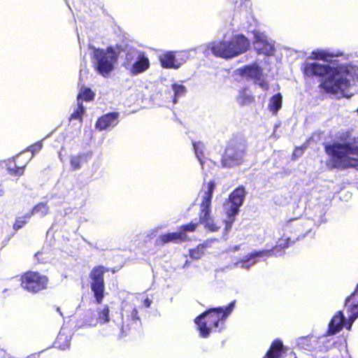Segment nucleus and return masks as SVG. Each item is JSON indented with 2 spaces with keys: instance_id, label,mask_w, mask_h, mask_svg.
<instances>
[{
  "instance_id": "29",
  "label": "nucleus",
  "mask_w": 358,
  "mask_h": 358,
  "mask_svg": "<svg viewBox=\"0 0 358 358\" xmlns=\"http://www.w3.org/2000/svg\"><path fill=\"white\" fill-rule=\"evenodd\" d=\"M110 308L108 305H104L101 309L96 311V319L99 324H104L110 321Z\"/></svg>"
},
{
  "instance_id": "20",
  "label": "nucleus",
  "mask_w": 358,
  "mask_h": 358,
  "mask_svg": "<svg viewBox=\"0 0 358 358\" xmlns=\"http://www.w3.org/2000/svg\"><path fill=\"white\" fill-rule=\"evenodd\" d=\"M96 311L93 309L85 310L83 317L78 321L79 327L90 328L98 325Z\"/></svg>"
},
{
  "instance_id": "41",
  "label": "nucleus",
  "mask_w": 358,
  "mask_h": 358,
  "mask_svg": "<svg viewBox=\"0 0 358 358\" xmlns=\"http://www.w3.org/2000/svg\"><path fill=\"white\" fill-rule=\"evenodd\" d=\"M193 145H194V148L195 152H196V153L197 154L196 143H193Z\"/></svg>"
},
{
  "instance_id": "14",
  "label": "nucleus",
  "mask_w": 358,
  "mask_h": 358,
  "mask_svg": "<svg viewBox=\"0 0 358 358\" xmlns=\"http://www.w3.org/2000/svg\"><path fill=\"white\" fill-rule=\"evenodd\" d=\"M345 306L347 311L351 313L349 317L350 323L347 327L350 329L352 323L358 317V284L354 292L345 299Z\"/></svg>"
},
{
  "instance_id": "39",
  "label": "nucleus",
  "mask_w": 358,
  "mask_h": 358,
  "mask_svg": "<svg viewBox=\"0 0 358 358\" xmlns=\"http://www.w3.org/2000/svg\"><path fill=\"white\" fill-rule=\"evenodd\" d=\"M232 3L235 5L237 8H241L243 5L245 4V2L248 0H230Z\"/></svg>"
},
{
  "instance_id": "2",
  "label": "nucleus",
  "mask_w": 358,
  "mask_h": 358,
  "mask_svg": "<svg viewBox=\"0 0 358 358\" xmlns=\"http://www.w3.org/2000/svg\"><path fill=\"white\" fill-rule=\"evenodd\" d=\"M350 132H341L338 140L323 144L325 154L328 156L327 166L331 170L343 171L355 169L358 171V145L356 138L349 141Z\"/></svg>"
},
{
  "instance_id": "23",
  "label": "nucleus",
  "mask_w": 358,
  "mask_h": 358,
  "mask_svg": "<svg viewBox=\"0 0 358 358\" xmlns=\"http://www.w3.org/2000/svg\"><path fill=\"white\" fill-rule=\"evenodd\" d=\"M150 62L147 57L141 54L138 59L133 64L130 69V72L134 75L141 73L148 69Z\"/></svg>"
},
{
  "instance_id": "36",
  "label": "nucleus",
  "mask_w": 358,
  "mask_h": 358,
  "mask_svg": "<svg viewBox=\"0 0 358 358\" xmlns=\"http://www.w3.org/2000/svg\"><path fill=\"white\" fill-rule=\"evenodd\" d=\"M42 148V143L41 141H38L32 145H31L29 148L24 150L22 152H26L27 153L33 154V157L35 153L38 152Z\"/></svg>"
},
{
  "instance_id": "10",
  "label": "nucleus",
  "mask_w": 358,
  "mask_h": 358,
  "mask_svg": "<svg viewBox=\"0 0 358 358\" xmlns=\"http://www.w3.org/2000/svg\"><path fill=\"white\" fill-rule=\"evenodd\" d=\"M32 158L33 154L20 152L12 158L8 159L6 162L8 173L15 177H20L24 174L26 166Z\"/></svg>"
},
{
  "instance_id": "4",
  "label": "nucleus",
  "mask_w": 358,
  "mask_h": 358,
  "mask_svg": "<svg viewBox=\"0 0 358 358\" xmlns=\"http://www.w3.org/2000/svg\"><path fill=\"white\" fill-rule=\"evenodd\" d=\"M209 47L215 56L228 59L246 52L249 48V41L243 35H238L230 41H213Z\"/></svg>"
},
{
  "instance_id": "19",
  "label": "nucleus",
  "mask_w": 358,
  "mask_h": 358,
  "mask_svg": "<svg viewBox=\"0 0 358 358\" xmlns=\"http://www.w3.org/2000/svg\"><path fill=\"white\" fill-rule=\"evenodd\" d=\"M345 317L343 313L339 310L332 317L328 324L327 335L332 336L342 330L344 326Z\"/></svg>"
},
{
  "instance_id": "5",
  "label": "nucleus",
  "mask_w": 358,
  "mask_h": 358,
  "mask_svg": "<svg viewBox=\"0 0 358 358\" xmlns=\"http://www.w3.org/2000/svg\"><path fill=\"white\" fill-rule=\"evenodd\" d=\"M215 187L216 184L214 180L203 184V194L200 204L198 222L199 224H203L205 229L213 232L217 231L220 228L214 222L210 215L213 194Z\"/></svg>"
},
{
  "instance_id": "40",
  "label": "nucleus",
  "mask_w": 358,
  "mask_h": 358,
  "mask_svg": "<svg viewBox=\"0 0 358 358\" xmlns=\"http://www.w3.org/2000/svg\"><path fill=\"white\" fill-rule=\"evenodd\" d=\"M145 302L146 303L147 307H149L150 304L151 303L150 301H149V299H147L145 300Z\"/></svg>"
},
{
  "instance_id": "35",
  "label": "nucleus",
  "mask_w": 358,
  "mask_h": 358,
  "mask_svg": "<svg viewBox=\"0 0 358 358\" xmlns=\"http://www.w3.org/2000/svg\"><path fill=\"white\" fill-rule=\"evenodd\" d=\"M85 113V108L82 103H78V107L74 110L70 116V120H82L83 115Z\"/></svg>"
},
{
  "instance_id": "13",
  "label": "nucleus",
  "mask_w": 358,
  "mask_h": 358,
  "mask_svg": "<svg viewBox=\"0 0 358 358\" xmlns=\"http://www.w3.org/2000/svg\"><path fill=\"white\" fill-rule=\"evenodd\" d=\"M120 113L118 112H110L100 116L95 124L99 130H106L117 125L119 122Z\"/></svg>"
},
{
  "instance_id": "9",
  "label": "nucleus",
  "mask_w": 358,
  "mask_h": 358,
  "mask_svg": "<svg viewBox=\"0 0 358 358\" xmlns=\"http://www.w3.org/2000/svg\"><path fill=\"white\" fill-rule=\"evenodd\" d=\"M109 271L115 273L116 270L106 268L103 265H96L92 268L90 273V289L97 304L101 303L105 296L104 273Z\"/></svg>"
},
{
  "instance_id": "34",
  "label": "nucleus",
  "mask_w": 358,
  "mask_h": 358,
  "mask_svg": "<svg viewBox=\"0 0 358 358\" xmlns=\"http://www.w3.org/2000/svg\"><path fill=\"white\" fill-rule=\"evenodd\" d=\"M31 215L27 213L23 216L16 217L13 223V229L17 231L22 228L29 220Z\"/></svg>"
},
{
  "instance_id": "25",
  "label": "nucleus",
  "mask_w": 358,
  "mask_h": 358,
  "mask_svg": "<svg viewBox=\"0 0 358 358\" xmlns=\"http://www.w3.org/2000/svg\"><path fill=\"white\" fill-rule=\"evenodd\" d=\"M237 101L240 106H244L255 102V98L247 87L242 88L237 96Z\"/></svg>"
},
{
  "instance_id": "8",
  "label": "nucleus",
  "mask_w": 358,
  "mask_h": 358,
  "mask_svg": "<svg viewBox=\"0 0 358 358\" xmlns=\"http://www.w3.org/2000/svg\"><path fill=\"white\" fill-rule=\"evenodd\" d=\"M20 282L23 290L31 294H36L48 288L49 278L38 271L29 270L21 274Z\"/></svg>"
},
{
  "instance_id": "42",
  "label": "nucleus",
  "mask_w": 358,
  "mask_h": 358,
  "mask_svg": "<svg viewBox=\"0 0 358 358\" xmlns=\"http://www.w3.org/2000/svg\"><path fill=\"white\" fill-rule=\"evenodd\" d=\"M57 311L59 313L60 315H62L61 310L59 308H57Z\"/></svg>"
},
{
  "instance_id": "44",
  "label": "nucleus",
  "mask_w": 358,
  "mask_h": 358,
  "mask_svg": "<svg viewBox=\"0 0 358 358\" xmlns=\"http://www.w3.org/2000/svg\"><path fill=\"white\" fill-rule=\"evenodd\" d=\"M356 111H357V113H358V108H357Z\"/></svg>"
},
{
  "instance_id": "17",
  "label": "nucleus",
  "mask_w": 358,
  "mask_h": 358,
  "mask_svg": "<svg viewBox=\"0 0 358 358\" xmlns=\"http://www.w3.org/2000/svg\"><path fill=\"white\" fill-rule=\"evenodd\" d=\"M177 52L166 51L159 56V61L162 67L164 69H178L182 64L176 58Z\"/></svg>"
},
{
  "instance_id": "7",
  "label": "nucleus",
  "mask_w": 358,
  "mask_h": 358,
  "mask_svg": "<svg viewBox=\"0 0 358 358\" xmlns=\"http://www.w3.org/2000/svg\"><path fill=\"white\" fill-rule=\"evenodd\" d=\"M296 229V233L294 236H286L284 234L277 241L271 250H262L259 251H255L251 252L249 255L250 257H270L272 255H277L280 253L284 249L292 245L296 241L304 238L306 235L307 230L299 224H296L294 227Z\"/></svg>"
},
{
  "instance_id": "30",
  "label": "nucleus",
  "mask_w": 358,
  "mask_h": 358,
  "mask_svg": "<svg viewBox=\"0 0 358 358\" xmlns=\"http://www.w3.org/2000/svg\"><path fill=\"white\" fill-rule=\"evenodd\" d=\"M199 226V222L191 221L189 223L182 224L178 227L180 233H182L184 235V240L185 241L189 240V237L187 235V232H194Z\"/></svg>"
},
{
  "instance_id": "43",
  "label": "nucleus",
  "mask_w": 358,
  "mask_h": 358,
  "mask_svg": "<svg viewBox=\"0 0 358 358\" xmlns=\"http://www.w3.org/2000/svg\"><path fill=\"white\" fill-rule=\"evenodd\" d=\"M199 153L203 155V152L201 151L199 152Z\"/></svg>"
},
{
  "instance_id": "31",
  "label": "nucleus",
  "mask_w": 358,
  "mask_h": 358,
  "mask_svg": "<svg viewBox=\"0 0 358 358\" xmlns=\"http://www.w3.org/2000/svg\"><path fill=\"white\" fill-rule=\"evenodd\" d=\"M171 87L173 91L172 100L173 103H176L178 98L185 95L186 92V88L184 85L179 84H173Z\"/></svg>"
},
{
  "instance_id": "15",
  "label": "nucleus",
  "mask_w": 358,
  "mask_h": 358,
  "mask_svg": "<svg viewBox=\"0 0 358 358\" xmlns=\"http://www.w3.org/2000/svg\"><path fill=\"white\" fill-rule=\"evenodd\" d=\"M141 326V318L136 307H131V310L126 315V318L122 324V331H129L132 329H137Z\"/></svg>"
},
{
  "instance_id": "26",
  "label": "nucleus",
  "mask_w": 358,
  "mask_h": 358,
  "mask_svg": "<svg viewBox=\"0 0 358 358\" xmlns=\"http://www.w3.org/2000/svg\"><path fill=\"white\" fill-rule=\"evenodd\" d=\"M210 242L208 241L199 244L196 248L189 250V255L192 259H199L205 253L206 249L209 247Z\"/></svg>"
},
{
  "instance_id": "45",
  "label": "nucleus",
  "mask_w": 358,
  "mask_h": 358,
  "mask_svg": "<svg viewBox=\"0 0 358 358\" xmlns=\"http://www.w3.org/2000/svg\"><path fill=\"white\" fill-rule=\"evenodd\" d=\"M294 358H296V357H294Z\"/></svg>"
},
{
  "instance_id": "28",
  "label": "nucleus",
  "mask_w": 358,
  "mask_h": 358,
  "mask_svg": "<svg viewBox=\"0 0 358 358\" xmlns=\"http://www.w3.org/2000/svg\"><path fill=\"white\" fill-rule=\"evenodd\" d=\"M282 95L277 93L270 99L268 108L273 113L276 114L282 107Z\"/></svg>"
},
{
  "instance_id": "3",
  "label": "nucleus",
  "mask_w": 358,
  "mask_h": 358,
  "mask_svg": "<svg viewBox=\"0 0 358 358\" xmlns=\"http://www.w3.org/2000/svg\"><path fill=\"white\" fill-rule=\"evenodd\" d=\"M235 301L231 302L225 308L222 307L210 308L194 319L197 330L201 338H208L212 330L219 327L220 322L228 317L234 309Z\"/></svg>"
},
{
  "instance_id": "16",
  "label": "nucleus",
  "mask_w": 358,
  "mask_h": 358,
  "mask_svg": "<svg viewBox=\"0 0 358 358\" xmlns=\"http://www.w3.org/2000/svg\"><path fill=\"white\" fill-rule=\"evenodd\" d=\"M239 73L242 77L252 79L257 83L262 77L263 70L257 64L253 63L239 69Z\"/></svg>"
},
{
  "instance_id": "24",
  "label": "nucleus",
  "mask_w": 358,
  "mask_h": 358,
  "mask_svg": "<svg viewBox=\"0 0 358 358\" xmlns=\"http://www.w3.org/2000/svg\"><path fill=\"white\" fill-rule=\"evenodd\" d=\"M255 44L256 45L255 49L257 54H264L268 56L273 54L274 48L273 45L266 40L256 38Z\"/></svg>"
},
{
  "instance_id": "12",
  "label": "nucleus",
  "mask_w": 358,
  "mask_h": 358,
  "mask_svg": "<svg viewBox=\"0 0 358 358\" xmlns=\"http://www.w3.org/2000/svg\"><path fill=\"white\" fill-rule=\"evenodd\" d=\"M245 196V191L243 186H239L233 190L229 196L231 203L230 208L227 210L229 217H234L238 214L240 206L243 204Z\"/></svg>"
},
{
  "instance_id": "6",
  "label": "nucleus",
  "mask_w": 358,
  "mask_h": 358,
  "mask_svg": "<svg viewBox=\"0 0 358 358\" xmlns=\"http://www.w3.org/2000/svg\"><path fill=\"white\" fill-rule=\"evenodd\" d=\"M92 61L94 69L102 76H108L114 69L117 61L116 52L112 47L106 49L96 48L93 51Z\"/></svg>"
},
{
  "instance_id": "37",
  "label": "nucleus",
  "mask_w": 358,
  "mask_h": 358,
  "mask_svg": "<svg viewBox=\"0 0 358 358\" xmlns=\"http://www.w3.org/2000/svg\"><path fill=\"white\" fill-rule=\"evenodd\" d=\"M296 224H299L301 225V224L299 222H294V223H287L286 224V228L287 229V231L291 234L290 236H294L296 234V229H294V226ZM301 226L303 227V225L301 224Z\"/></svg>"
},
{
  "instance_id": "21",
  "label": "nucleus",
  "mask_w": 358,
  "mask_h": 358,
  "mask_svg": "<svg viewBox=\"0 0 358 358\" xmlns=\"http://www.w3.org/2000/svg\"><path fill=\"white\" fill-rule=\"evenodd\" d=\"M184 235L179 231L161 234L157 240L158 245H165L168 243H181L185 242Z\"/></svg>"
},
{
  "instance_id": "18",
  "label": "nucleus",
  "mask_w": 358,
  "mask_h": 358,
  "mask_svg": "<svg viewBox=\"0 0 358 358\" xmlns=\"http://www.w3.org/2000/svg\"><path fill=\"white\" fill-rule=\"evenodd\" d=\"M92 156V152H79L77 155H71L69 164L71 171H76L87 164Z\"/></svg>"
},
{
  "instance_id": "38",
  "label": "nucleus",
  "mask_w": 358,
  "mask_h": 358,
  "mask_svg": "<svg viewBox=\"0 0 358 358\" xmlns=\"http://www.w3.org/2000/svg\"><path fill=\"white\" fill-rule=\"evenodd\" d=\"M256 84H257L261 88H262L263 90H268V88H269V85H268V83L265 80L264 78H262L261 77L260 78V80H257V83H255Z\"/></svg>"
},
{
  "instance_id": "1",
  "label": "nucleus",
  "mask_w": 358,
  "mask_h": 358,
  "mask_svg": "<svg viewBox=\"0 0 358 358\" xmlns=\"http://www.w3.org/2000/svg\"><path fill=\"white\" fill-rule=\"evenodd\" d=\"M301 69L305 78L320 79L318 88L321 94L343 92L358 80V67L350 64L329 65L306 62Z\"/></svg>"
},
{
  "instance_id": "22",
  "label": "nucleus",
  "mask_w": 358,
  "mask_h": 358,
  "mask_svg": "<svg viewBox=\"0 0 358 358\" xmlns=\"http://www.w3.org/2000/svg\"><path fill=\"white\" fill-rule=\"evenodd\" d=\"M285 350L282 341L276 338L271 343L264 358H280Z\"/></svg>"
},
{
  "instance_id": "32",
  "label": "nucleus",
  "mask_w": 358,
  "mask_h": 358,
  "mask_svg": "<svg viewBox=\"0 0 358 358\" xmlns=\"http://www.w3.org/2000/svg\"><path fill=\"white\" fill-rule=\"evenodd\" d=\"M94 92L89 87L84 88L77 96L78 100L82 99L85 101H91L94 99Z\"/></svg>"
},
{
  "instance_id": "33",
  "label": "nucleus",
  "mask_w": 358,
  "mask_h": 358,
  "mask_svg": "<svg viewBox=\"0 0 358 358\" xmlns=\"http://www.w3.org/2000/svg\"><path fill=\"white\" fill-rule=\"evenodd\" d=\"M48 210L49 207L47 203L44 202H40L34 206L29 214L31 216L36 213H41L42 215H45L48 214Z\"/></svg>"
},
{
  "instance_id": "11",
  "label": "nucleus",
  "mask_w": 358,
  "mask_h": 358,
  "mask_svg": "<svg viewBox=\"0 0 358 358\" xmlns=\"http://www.w3.org/2000/svg\"><path fill=\"white\" fill-rule=\"evenodd\" d=\"M243 150L234 145H227L222 158L223 166L231 168L240 165L243 161Z\"/></svg>"
},
{
  "instance_id": "27",
  "label": "nucleus",
  "mask_w": 358,
  "mask_h": 358,
  "mask_svg": "<svg viewBox=\"0 0 358 358\" xmlns=\"http://www.w3.org/2000/svg\"><path fill=\"white\" fill-rule=\"evenodd\" d=\"M334 57V54L330 53L329 52L322 50V49H317L313 50L309 57L311 59H317L322 60L324 62H329L331 58Z\"/></svg>"
}]
</instances>
